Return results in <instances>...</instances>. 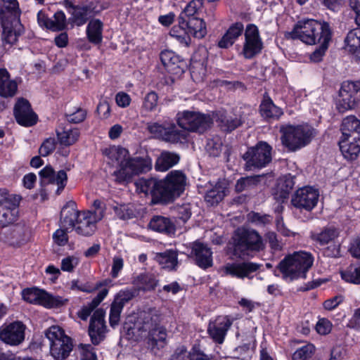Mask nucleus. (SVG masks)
I'll list each match as a JSON object with an SVG mask.
<instances>
[{"mask_svg": "<svg viewBox=\"0 0 360 360\" xmlns=\"http://www.w3.org/2000/svg\"><path fill=\"white\" fill-rule=\"evenodd\" d=\"M201 5V0H192L180 14L179 18L182 22H189L190 21L197 20L195 15Z\"/></svg>", "mask_w": 360, "mask_h": 360, "instance_id": "obj_49", "label": "nucleus"}, {"mask_svg": "<svg viewBox=\"0 0 360 360\" xmlns=\"http://www.w3.org/2000/svg\"><path fill=\"white\" fill-rule=\"evenodd\" d=\"M207 34L205 24H177L169 31V34L184 46L189 45L191 37L202 39Z\"/></svg>", "mask_w": 360, "mask_h": 360, "instance_id": "obj_12", "label": "nucleus"}, {"mask_svg": "<svg viewBox=\"0 0 360 360\" xmlns=\"http://www.w3.org/2000/svg\"><path fill=\"white\" fill-rule=\"evenodd\" d=\"M148 130L154 137L172 143H184L186 141V134L177 129L173 122H164L149 123Z\"/></svg>", "mask_w": 360, "mask_h": 360, "instance_id": "obj_10", "label": "nucleus"}, {"mask_svg": "<svg viewBox=\"0 0 360 360\" xmlns=\"http://www.w3.org/2000/svg\"><path fill=\"white\" fill-rule=\"evenodd\" d=\"M102 25L101 24H88L86 34L89 41L98 44L102 41Z\"/></svg>", "mask_w": 360, "mask_h": 360, "instance_id": "obj_52", "label": "nucleus"}, {"mask_svg": "<svg viewBox=\"0 0 360 360\" xmlns=\"http://www.w3.org/2000/svg\"><path fill=\"white\" fill-rule=\"evenodd\" d=\"M227 187L224 181H218L215 184L212 188L208 189L207 193L205 194V200L210 205H214L221 201L225 195Z\"/></svg>", "mask_w": 360, "mask_h": 360, "instance_id": "obj_39", "label": "nucleus"}, {"mask_svg": "<svg viewBox=\"0 0 360 360\" xmlns=\"http://www.w3.org/2000/svg\"><path fill=\"white\" fill-rule=\"evenodd\" d=\"M314 257L307 252H297L289 255L278 263V270L286 281L304 278L306 273L312 267Z\"/></svg>", "mask_w": 360, "mask_h": 360, "instance_id": "obj_3", "label": "nucleus"}, {"mask_svg": "<svg viewBox=\"0 0 360 360\" xmlns=\"http://www.w3.org/2000/svg\"><path fill=\"white\" fill-rule=\"evenodd\" d=\"M22 296L24 300L30 303L44 306L46 308L63 306L65 302L62 297L53 296L44 290L36 288L24 289Z\"/></svg>", "mask_w": 360, "mask_h": 360, "instance_id": "obj_13", "label": "nucleus"}, {"mask_svg": "<svg viewBox=\"0 0 360 360\" xmlns=\"http://www.w3.org/2000/svg\"><path fill=\"white\" fill-rule=\"evenodd\" d=\"M81 212L72 203L63 206L60 213V227L66 230H72Z\"/></svg>", "mask_w": 360, "mask_h": 360, "instance_id": "obj_31", "label": "nucleus"}, {"mask_svg": "<svg viewBox=\"0 0 360 360\" xmlns=\"http://www.w3.org/2000/svg\"><path fill=\"white\" fill-rule=\"evenodd\" d=\"M244 34L245 42L242 53L245 58L251 59L262 50V39L260 38L259 30L255 24H249L245 30Z\"/></svg>", "mask_w": 360, "mask_h": 360, "instance_id": "obj_15", "label": "nucleus"}, {"mask_svg": "<svg viewBox=\"0 0 360 360\" xmlns=\"http://www.w3.org/2000/svg\"><path fill=\"white\" fill-rule=\"evenodd\" d=\"M81 360H97L96 353L90 345H81L79 346Z\"/></svg>", "mask_w": 360, "mask_h": 360, "instance_id": "obj_60", "label": "nucleus"}, {"mask_svg": "<svg viewBox=\"0 0 360 360\" xmlns=\"http://www.w3.org/2000/svg\"><path fill=\"white\" fill-rule=\"evenodd\" d=\"M271 151L272 148L266 142H258L257 146L250 148L243 155V160L246 161V169L264 168L272 160Z\"/></svg>", "mask_w": 360, "mask_h": 360, "instance_id": "obj_11", "label": "nucleus"}, {"mask_svg": "<svg viewBox=\"0 0 360 360\" xmlns=\"http://www.w3.org/2000/svg\"><path fill=\"white\" fill-rule=\"evenodd\" d=\"M46 337L49 341V345L65 341V339L72 340V338L65 334L63 329L58 326H53L49 328L46 332Z\"/></svg>", "mask_w": 360, "mask_h": 360, "instance_id": "obj_50", "label": "nucleus"}, {"mask_svg": "<svg viewBox=\"0 0 360 360\" xmlns=\"http://www.w3.org/2000/svg\"><path fill=\"white\" fill-rule=\"evenodd\" d=\"M100 220L90 214L89 211H82L74 224L73 229L84 236H91L96 230V224Z\"/></svg>", "mask_w": 360, "mask_h": 360, "instance_id": "obj_25", "label": "nucleus"}, {"mask_svg": "<svg viewBox=\"0 0 360 360\" xmlns=\"http://www.w3.org/2000/svg\"><path fill=\"white\" fill-rule=\"evenodd\" d=\"M158 96L154 91L148 92L143 99L141 112H153L158 106Z\"/></svg>", "mask_w": 360, "mask_h": 360, "instance_id": "obj_53", "label": "nucleus"}, {"mask_svg": "<svg viewBox=\"0 0 360 360\" xmlns=\"http://www.w3.org/2000/svg\"><path fill=\"white\" fill-rule=\"evenodd\" d=\"M149 227L159 233H172L174 231V224L172 221L162 216L154 217L149 222Z\"/></svg>", "mask_w": 360, "mask_h": 360, "instance_id": "obj_43", "label": "nucleus"}, {"mask_svg": "<svg viewBox=\"0 0 360 360\" xmlns=\"http://www.w3.org/2000/svg\"><path fill=\"white\" fill-rule=\"evenodd\" d=\"M155 259L161 265L162 268L169 271L174 270L178 265L177 252L174 250H167L156 254Z\"/></svg>", "mask_w": 360, "mask_h": 360, "instance_id": "obj_40", "label": "nucleus"}, {"mask_svg": "<svg viewBox=\"0 0 360 360\" xmlns=\"http://www.w3.org/2000/svg\"><path fill=\"white\" fill-rule=\"evenodd\" d=\"M39 184L41 186H57L56 193L61 194L65 186H67L68 176L64 170L55 172L51 166L47 165L39 172Z\"/></svg>", "mask_w": 360, "mask_h": 360, "instance_id": "obj_16", "label": "nucleus"}, {"mask_svg": "<svg viewBox=\"0 0 360 360\" xmlns=\"http://www.w3.org/2000/svg\"><path fill=\"white\" fill-rule=\"evenodd\" d=\"M294 186L293 178L291 176H283L280 178L277 186V192L274 193V198L283 202L288 197L289 193Z\"/></svg>", "mask_w": 360, "mask_h": 360, "instance_id": "obj_42", "label": "nucleus"}, {"mask_svg": "<svg viewBox=\"0 0 360 360\" xmlns=\"http://www.w3.org/2000/svg\"><path fill=\"white\" fill-rule=\"evenodd\" d=\"M164 202L174 200L183 193L186 186V176L183 172L173 170L159 180Z\"/></svg>", "mask_w": 360, "mask_h": 360, "instance_id": "obj_9", "label": "nucleus"}, {"mask_svg": "<svg viewBox=\"0 0 360 360\" xmlns=\"http://www.w3.org/2000/svg\"><path fill=\"white\" fill-rule=\"evenodd\" d=\"M79 136V130L67 125L57 130L58 142L65 146H69L77 141Z\"/></svg>", "mask_w": 360, "mask_h": 360, "instance_id": "obj_41", "label": "nucleus"}, {"mask_svg": "<svg viewBox=\"0 0 360 360\" xmlns=\"http://www.w3.org/2000/svg\"><path fill=\"white\" fill-rule=\"evenodd\" d=\"M26 328L22 321L4 323L0 327V340L7 345L18 346L25 340Z\"/></svg>", "mask_w": 360, "mask_h": 360, "instance_id": "obj_14", "label": "nucleus"}, {"mask_svg": "<svg viewBox=\"0 0 360 360\" xmlns=\"http://www.w3.org/2000/svg\"><path fill=\"white\" fill-rule=\"evenodd\" d=\"M314 345H305L303 347L297 349L293 353L292 359L293 360H307L308 359L311 358L313 354L314 353Z\"/></svg>", "mask_w": 360, "mask_h": 360, "instance_id": "obj_55", "label": "nucleus"}, {"mask_svg": "<svg viewBox=\"0 0 360 360\" xmlns=\"http://www.w3.org/2000/svg\"><path fill=\"white\" fill-rule=\"evenodd\" d=\"M160 58H161L165 69L167 70L168 73L174 75H182L186 67L184 60L173 51H162Z\"/></svg>", "mask_w": 360, "mask_h": 360, "instance_id": "obj_24", "label": "nucleus"}, {"mask_svg": "<svg viewBox=\"0 0 360 360\" xmlns=\"http://www.w3.org/2000/svg\"><path fill=\"white\" fill-rule=\"evenodd\" d=\"M30 239V232L27 227L17 225L12 229L8 236L9 245L13 247H20L27 243Z\"/></svg>", "mask_w": 360, "mask_h": 360, "instance_id": "obj_33", "label": "nucleus"}, {"mask_svg": "<svg viewBox=\"0 0 360 360\" xmlns=\"http://www.w3.org/2000/svg\"><path fill=\"white\" fill-rule=\"evenodd\" d=\"M314 24H297L293 30L285 34L287 39H299L305 44H314Z\"/></svg>", "mask_w": 360, "mask_h": 360, "instance_id": "obj_28", "label": "nucleus"}, {"mask_svg": "<svg viewBox=\"0 0 360 360\" xmlns=\"http://www.w3.org/2000/svg\"><path fill=\"white\" fill-rule=\"evenodd\" d=\"M94 7L91 5L87 6H77L74 8L73 15L76 18L77 20L82 21L81 22H101L100 20H93L92 17L96 13L94 11Z\"/></svg>", "mask_w": 360, "mask_h": 360, "instance_id": "obj_47", "label": "nucleus"}, {"mask_svg": "<svg viewBox=\"0 0 360 360\" xmlns=\"http://www.w3.org/2000/svg\"><path fill=\"white\" fill-rule=\"evenodd\" d=\"M259 111L262 116L266 118L278 119L283 115L281 108L276 106L270 98H264L259 105Z\"/></svg>", "mask_w": 360, "mask_h": 360, "instance_id": "obj_45", "label": "nucleus"}, {"mask_svg": "<svg viewBox=\"0 0 360 360\" xmlns=\"http://www.w3.org/2000/svg\"><path fill=\"white\" fill-rule=\"evenodd\" d=\"M92 209L93 210L88 211L96 219L102 220L106 211V204L104 201L101 199L94 200L92 203Z\"/></svg>", "mask_w": 360, "mask_h": 360, "instance_id": "obj_57", "label": "nucleus"}, {"mask_svg": "<svg viewBox=\"0 0 360 360\" xmlns=\"http://www.w3.org/2000/svg\"><path fill=\"white\" fill-rule=\"evenodd\" d=\"M248 219L257 225H265L270 222L271 217L269 215H262L257 212H252L248 214Z\"/></svg>", "mask_w": 360, "mask_h": 360, "instance_id": "obj_64", "label": "nucleus"}, {"mask_svg": "<svg viewBox=\"0 0 360 360\" xmlns=\"http://www.w3.org/2000/svg\"><path fill=\"white\" fill-rule=\"evenodd\" d=\"M338 143L345 159L350 161L357 159L360 153V138L340 137Z\"/></svg>", "mask_w": 360, "mask_h": 360, "instance_id": "obj_27", "label": "nucleus"}, {"mask_svg": "<svg viewBox=\"0 0 360 360\" xmlns=\"http://www.w3.org/2000/svg\"><path fill=\"white\" fill-rule=\"evenodd\" d=\"M18 91L17 82L10 77L7 70L0 69V96L13 97Z\"/></svg>", "mask_w": 360, "mask_h": 360, "instance_id": "obj_30", "label": "nucleus"}, {"mask_svg": "<svg viewBox=\"0 0 360 360\" xmlns=\"http://www.w3.org/2000/svg\"><path fill=\"white\" fill-rule=\"evenodd\" d=\"M105 311L98 309L94 311L89 323V335L94 345H98L102 341L106 333V325L104 321Z\"/></svg>", "mask_w": 360, "mask_h": 360, "instance_id": "obj_23", "label": "nucleus"}, {"mask_svg": "<svg viewBox=\"0 0 360 360\" xmlns=\"http://www.w3.org/2000/svg\"><path fill=\"white\" fill-rule=\"evenodd\" d=\"M159 180L155 178H141L134 182L136 192L144 195H151L153 203L164 202Z\"/></svg>", "mask_w": 360, "mask_h": 360, "instance_id": "obj_19", "label": "nucleus"}, {"mask_svg": "<svg viewBox=\"0 0 360 360\" xmlns=\"http://www.w3.org/2000/svg\"><path fill=\"white\" fill-rule=\"evenodd\" d=\"M176 123L183 130L202 134L212 125L210 115L199 111H179L176 116Z\"/></svg>", "mask_w": 360, "mask_h": 360, "instance_id": "obj_6", "label": "nucleus"}, {"mask_svg": "<svg viewBox=\"0 0 360 360\" xmlns=\"http://www.w3.org/2000/svg\"><path fill=\"white\" fill-rule=\"evenodd\" d=\"M333 328V323L325 318L319 319L316 325H315V330L320 335H327Z\"/></svg>", "mask_w": 360, "mask_h": 360, "instance_id": "obj_59", "label": "nucleus"}, {"mask_svg": "<svg viewBox=\"0 0 360 360\" xmlns=\"http://www.w3.org/2000/svg\"><path fill=\"white\" fill-rule=\"evenodd\" d=\"M243 31V24H234L230 27L226 33L224 34L221 41H219V46L227 48L231 46L235 39H236Z\"/></svg>", "mask_w": 360, "mask_h": 360, "instance_id": "obj_44", "label": "nucleus"}, {"mask_svg": "<svg viewBox=\"0 0 360 360\" xmlns=\"http://www.w3.org/2000/svg\"><path fill=\"white\" fill-rule=\"evenodd\" d=\"M319 193L317 189L311 186H304L295 191L292 198V204L295 207L308 212L317 205Z\"/></svg>", "mask_w": 360, "mask_h": 360, "instance_id": "obj_17", "label": "nucleus"}, {"mask_svg": "<svg viewBox=\"0 0 360 360\" xmlns=\"http://www.w3.org/2000/svg\"><path fill=\"white\" fill-rule=\"evenodd\" d=\"M233 321L227 316H219L214 319L210 321L207 328V333L214 342L222 344L229 328L231 326Z\"/></svg>", "mask_w": 360, "mask_h": 360, "instance_id": "obj_18", "label": "nucleus"}, {"mask_svg": "<svg viewBox=\"0 0 360 360\" xmlns=\"http://www.w3.org/2000/svg\"><path fill=\"white\" fill-rule=\"evenodd\" d=\"M206 150L209 155L214 157L219 156L222 151V143L219 139L208 140L206 146Z\"/></svg>", "mask_w": 360, "mask_h": 360, "instance_id": "obj_61", "label": "nucleus"}, {"mask_svg": "<svg viewBox=\"0 0 360 360\" xmlns=\"http://www.w3.org/2000/svg\"><path fill=\"white\" fill-rule=\"evenodd\" d=\"M233 255L244 259L253 252L264 248L262 238L258 232L246 228H238L233 236Z\"/></svg>", "mask_w": 360, "mask_h": 360, "instance_id": "obj_4", "label": "nucleus"}, {"mask_svg": "<svg viewBox=\"0 0 360 360\" xmlns=\"http://www.w3.org/2000/svg\"><path fill=\"white\" fill-rule=\"evenodd\" d=\"M49 345H51V354L55 360L66 359L73 349L72 340L67 339Z\"/></svg>", "mask_w": 360, "mask_h": 360, "instance_id": "obj_37", "label": "nucleus"}, {"mask_svg": "<svg viewBox=\"0 0 360 360\" xmlns=\"http://www.w3.org/2000/svg\"><path fill=\"white\" fill-rule=\"evenodd\" d=\"M259 266L251 262L227 263L221 268L223 276H232L240 279L249 277L252 272L257 271Z\"/></svg>", "mask_w": 360, "mask_h": 360, "instance_id": "obj_20", "label": "nucleus"}, {"mask_svg": "<svg viewBox=\"0 0 360 360\" xmlns=\"http://www.w3.org/2000/svg\"><path fill=\"white\" fill-rule=\"evenodd\" d=\"M342 137L360 138V120L354 115H348L342 120Z\"/></svg>", "mask_w": 360, "mask_h": 360, "instance_id": "obj_34", "label": "nucleus"}, {"mask_svg": "<svg viewBox=\"0 0 360 360\" xmlns=\"http://www.w3.org/2000/svg\"><path fill=\"white\" fill-rule=\"evenodd\" d=\"M179 160V156L178 154L169 152L163 151L160 155L155 163V169L158 172H165L169 170L172 167L178 164Z\"/></svg>", "mask_w": 360, "mask_h": 360, "instance_id": "obj_35", "label": "nucleus"}, {"mask_svg": "<svg viewBox=\"0 0 360 360\" xmlns=\"http://www.w3.org/2000/svg\"><path fill=\"white\" fill-rule=\"evenodd\" d=\"M338 231L333 228H328L322 231L315 237L320 245H327L330 241H333L335 238L338 237Z\"/></svg>", "mask_w": 360, "mask_h": 360, "instance_id": "obj_54", "label": "nucleus"}, {"mask_svg": "<svg viewBox=\"0 0 360 360\" xmlns=\"http://www.w3.org/2000/svg\"><path fill=\"white\" fill-rule=\"evenodd\" d=\"M191 254L198 266L206 269L212 266V252L207 245L198 242L193 243Z\"/></svg>", "mask_w": 360, "mask_h": 360, "instance_id": "obj_29", "label": "nucleus"}, {"mask_svg": "<svg viewBox=\"0 0 360 360\" xmlns=\"http://www.w3.org/2000/svg\"><path fill=\"white\" fill-rule=\"evenodd\" d=\"M24 32L22 24H2L1 38L3 43H16L19 36Z\"/></svg>", "mask_w": 360, "mask_h": 360, "instance_id": "obj_36", "label": "nucleus"}, {"mask_svg": "<svg viewBox=\"0 0 360 360\" xmlns=\"http://www.w3.org/2000/svg\"><path fill=\"white\" fill-rule=\"evenodd\" d=\"M261 176H250L240 178L235 185V190L237 192L250 190L257 186Z\"/></svg>", "mask_w": 360, "mask_h": 360, "instance_id": "obj_51", "label": "nucleus"}, {"mask_svg": "<svg viewBox=\"0 0 360 360\" xmlns=\"http://www.w3.org/2000/svg\"><path fill=\"white\" fill-rule=\"evenodd\" d=\"M360 103V82L346 81L342 83L336 99V108L340 112L354 109Z\"/></svg>", "mask_w": 360, "mask_h": 360, "instance_id": "obj_7", "label": "nucleus"}, {"mask_svg": "<svg viewBox=\"0 0 360 360\" xmlns=\"http://www.w3.org/2000/svg\"><path fill=\"white\" fill-rule=\"evenodd\" d=\"M207 52L205 49L199 50L193 53L190 62V74L195 82L203 81L207 75Z\"/></svg>", "mask_w": 360, "mask_h": 360, "instance_id": "obj_22", "label": "nucleus"}, {"mask_svg": "<svg viewBox=\"0 0 360 360\" xmlns=\"http://www.w3.org/2000/svg\"><path fill=\"white\" fill-rule=\"evenodd\" d=\"M314 44L329 46L333 38V30L329 24H314Z\"/></svg>", "mask_w": 360, "mask_h": 360, "instance_id": "obj_38", "label": "nucleus"}, {"mask_svg": "<svg viewBox=\"0 0 360 360\" xmlns=\"http://www.w3.org/2000/svg\"><path fill=\"white\" fill-rule=\"evenodd\" d=\"M343 281L354 285L360 284V264H352L340 271Z\"/></svg>", "mask_w": 360, "mask_h": 360, "instance_id": "obj_48", "label": "nucleus"}, {"mask_svg": "<svg viewBox=\"0 0 360 360\" xmlns=\"http://www.w3.org/2000/svg\"><path fill=\"white\" fill-rule=\"evenodd\" d=\"M21 11L17 0H0V21L15 22L20 21Z\"/></svg>", "mask_w": 360, "mask_h": 360, "instance_id": "obj_26", "label": "nucleus"}, {"mask_svg": "<svg viewBox=\"0 0 360 360\" xmlns=\"http://www.w3.org/2000/svg\"><path fill=\"white\" fill-rule=\"evenodd\" d=\"M113 210L116 215L123 220L131 219L134 216L132 210L127 205H119L114 207Z\"/></svg>", "mask_w": 360, "mask_h": 360, "instance_id": "obj_63", "label": "nucleus"}, {"mask_svg": "<svg viewBox=\"0 0 360 360\" xmlns=\"http://www.w3.org/2000/svg\"><path fill=\"white\" fill-rule=\"evenodd\" d=\"M21 197L9 193L7 189H0V229L15 222L18 217V207Z\"/></svg>", "mask_w": 360, "mask_h": 360, "instance_id": "obj_8", "label": "nucleus"}, {"mask_svg": "<svg viewBox=\"0 0 360 360\" xmlns=\"http://www.w3.org/2000/svg\"><path fill=\"white\" fill-rule=\"evenodd\" d=\"M345 49L360 60V27L349 30L345 38Z\"/></svg>", "mask_w": 360, "mask_h": 360, "instance_id": "obj_32", "label": "nucleus"}, {"mask_svg": "<svg viewBox=\"0 0 360 360\" xmlns=\"http://www.w3.org/2000/svg\"><path fill=\"white\" fill-rule=\"evenodd\" d=\"M134 295L135 290L134 289H124L117 294L112 304L124 307L125 303L134 297Z\"/></svg>", "mask_w": 360, "mask_h": 360, "instance_id": "obj_56", "label": "nucleus"}, {"mask_svg": "<svg viewBox=\"0 0 360 360\" xmlns=\"http://www.w3.org/2000/svg\"><path fill=\"white\" fill-rule=\"evenodd\" d=\"M281 141L289 150H296L309 144L315 135V130L308 125L287 126L281 129Z\"/></svg>", "mask_w": 360, "mask_h": 360, "instance_id": "obj_5", "label": "nucleus"}, {"mask_svg": "<svg viewBox=\"0 0 360 360\" xmlns=\"http://www.w3.org/2000/svg\"><path fill=\"white\" fill-rule=\"evenodd\" d=\"M56 146V142L53 138H48L44 141L41 147L39 148V153L43 157H46L52 153Z\"/></svg>", "mask_w": 360, "mask_h": 360, "instance_id": "obj_62", "label": "nucleus"}, {"mask_svg": "<svg viewBox=\"0 0 360 360\" xmlns=\"http://www.w3.org/2000/svg\"><path fill=\"white\" fill-rule=\"evenodd\" d=\"M79 259L76 256H68L63 258L61 262V269L64 272H72L78 266Z\"/></svg>", "mask_w": 360, "mask_h": 360, "instance_id": "obj_58", "label": "nucleus"}, {"mask_svg": "<svg viewBox=\"0 0 360 360\" xmlns=\"http://www.w3.org/2000/svg\"><path fill=\"white\" fill-rule=\"evenodd\" d=\"M13 113L19 125L30 127L37 123V115L32 111L30 103L25 98L18 99Z\"/></svg>", "mask_w": 360, "mask_h": 360, "instance_id": "obj_21", "label": "nucleus"}, {"mask_svg": "<svg viewBox=\"0 0 360 360\" xmlns=\"http://www.w3.org/2000/svg\"><path fill=\"white\" fill-rule=\"evenodd\" d=\"M108 164L117 167L113 172L119 183L127 182L134 175L148 172L152 166L151 160L141 158H131L129 151L122 146H110L103 150Z\"/></svg>", "mask_w": 360, "mask_h": 360, "instance_id": "obj_1", "label": "nucleus"}, {"mask_svg": "<svg viewBox=\"0 0 360 360\" xmlns=\"http://www.w3.org/2000/svg\"><path fill=\"white\" fill-rule=\"evenodd\" d=\"M158 323V315L152 311H144L139 314L134 327L129 330L136 340L148 338L152 347H162L167 340V330Z\"/></svg>", "mask_w": 360, "mask_h": 360, "instance_id": "obj_2", "label": "nucleus"}, {"mask_svg": "<svg viewBox=\"0 0 360 360\" xmlns=\"http://www.w3.org/2000/svg\"><path fill=\"white\" fill-rule=\"evenodd\" d=\"M133 284L139 290H153L158 285V280L151 274H141L134 280Z\"/></svg>", "mask_w": 360, "mask_h": 360, "instance_id": "obj_46", "label": "nucleus"}]
</instances>
